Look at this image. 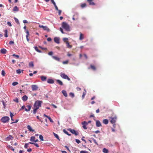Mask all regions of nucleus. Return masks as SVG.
I'll use <instances>...</instances> for the list:
<instances>
[{"label": "nucleus", "mask_w": 153, "mask_h": 153, "mask_svg": "<svg viewBox=\"0 0 153 153\" xmlns=\"http://www.w3.org/2000/svg\"><path fill=\"white\" fill-rule=\"evenodd\" d=\"M42 103V101L40 100H37L35 102L33 105V112L34 114H35L36 113L37 110L41 106Z\"/></svg>", "instance_id": "f257e3e1"}, {"label": "nucleus", "mask_w": 153, "mask_h": 153, "mask_svg": "<svg viewBox=\"0 0 153 153\" xmlns=\"http://www.w3.org/2000/svg\"><path fill=\"white\" fill-rule=\"evenodd\" d=\"M62 27L59 28L60 30L62 33H65L63 31V30L65 31H67V23L66 22H63L62 24Z\"/></svg>", "instance_id": "f03ea898"}, {"label": "nucleus", "mask_w": 153, "mask_h": 153, "mask_svg": "<svg viewBox=\"0 0 153 153\" xmlns=\"http://www.w3.org/2000/svg\"><path fill=\"white\" fill-rule=\"evenodd\" d=\"M9 119L10 118L8 117L5 116L2 117L1 120L3 123H5L8 121Z\"/></svg>", "instance_id": "7ed1b4c3"}, {"label": "nucleus", "mask_w": 153, "mask_h": 153, "mask_svg": "<svg viewBox=\"0 0 153 153\" xmlns=\"http://www.w3.org/2000/svg\"><path fill=\"white\" fill-rule=\"evenodd\" d=\"M68 130L70 131L72 134H74L76 136L79 134L78 132L75 131L74 130L69 128L68 129Z\"/></svg>", "instance_id": "20e7f679"}, {"label": "nucleus", "mask_w": 153, "mask_h": 153, "mask_svg": "<svg viewBox=\"0 0 153 153\" xmlns=\"http://www.w3.org/2000/svg\"><path fill=\"white\" fill-rule=\"evenodd\" d=\"M110 118L111 119L110 122L112 124H114L116 122V120L117 119V117L115 116L113 117H110Z\"/></svg>", "instance_id": "39448f33"}, {"label": "nucleus", "mask_w": 153, "mask_h": 153, "mask_svg": "<svg viewBox=\"0 0 153 153\" xmlns=\"http://www.w3.org/2000/svg\"><path fill=\"white\" fill-rule=\"evenodd\" d=\"M82 124L83 125L82 127L85 129H87V128L86 126L88 125V123L85 121H84L82 123Z\"/></svg>", "instance_id": "423d86ee"}, {"label": "nucleus", "mask_w": 153, "mask_h": 153, "mask_svg": "<svg viewBox=\"0 0 153 153\" xmlns=\"http://www.w3.org/2000/svg\"><path fill=\"white\" fill-rule=\"evenodd\" d=\"M31 88L33 91H36L38 88V86L35 85H32Z\"/></svg>", "instance_id": "0eeeda50"}, {"label": "nucleus", "mask_w": 153, "mask_h": 153, "mask_svg": "<svg viewBox=\"0 0 153 153\" xmlns=\"http://www.w3.org/2000/svg\"><path fill=\"white\" fill-rule=\"evenodd\" d=\"M96 125L97 127H100L102 126L99 120H97L96 121Z\"/></svg>", "instance_id": "6e6552de"}, {"label": "nucleus", "mask_w": 153, "mask_h": 153, "mask_svg": "<svg viewBox=\"0 0 153 153\" xmlns=\"http://www.w3.org/2000/svg\"><path fill=\"white\" fill-rule=\"evenodd\" d=\"M60 75L64 79H67V75L63 73H60Z\"/></svg>", "instance_id": "1a4fd4ad"}, {"label": "nucleus", "mask_w": 153, "mask_h": 153, "mask_svg": "<svg viewBox=\"0 0 153 153\" xmlns=\"http://www.w3.org/2000/svg\"><path fill=\"white\" fill-rule=\"evenodd\" d=\"M87 1L90 5H94L95 4V3L93 2V0H87Z\"/></svg>", "instance_id": "9d476101"}, {"label": "nucleus", "mask_w": 153, "mask_h": 153, "mask_svg": "<svg viewBox=\"0 0 153 153\" xmlns=\"http://www.w3.org/2000/svg\"><path fill=\"white\" fill-rule=\"evenodd\" d=\"M27 108H25V111H30L31 108V106L30 105H27L26 106Z\"/></svg>", "instance_id": "9b49d317"}, {"label": "nucleus", "mask_w": 153, "mask_h": 153, "mask_svg": "<svg viewBox=\"0 0 153 153\" xmlns=\"http://www.w3.org/2000/svg\"><path fill=\"white\" fill-rule=\"evenodd\" d=\"M54 42L58 44H59V38L56 37L54 38Z\"/></svg>", "instance_id": "f8f14e48"}, {"label": "nucleus", "mask_w": 153, "mask_h": 153, "mask_svg": "<svg viewBox=\"0 0 153 153\" xmlns=\"http://www.w3.org/2000/svg\"><path fill=\"white\" fill-rule=\"evenodd\" d=\"M13 137L11 135H9L6 138V140L7 141H9L13 139Z\"/></svg>", "instance_id": "ddd939ff"}, {"label": "nucleus", "mask_w": 153, "mask_h": 153, "mask_svg": "<svg viewBox=\"0 0 153 153\" xmlns=\"http://www.w3.org/2000/svg\"><path fill=\"white\" fill-rule=\"evenodd\" d=\"M47 82L50 84H53L54 82V80L52 79H48L47 80Z\"/></svg>", "instance_id": "4468645a"}, {"label": "nucleus", "mask_w": 153, "mask_h": 153, "mask_svg": "<svg viewBox=\"0 0 153 153\" xmlns=\"http://www.w3.org/2000/svg\"><path fill=\"white\" fill-rule=\"evenodd\" d=\"M40 78L41 79V80L42 81H45L47 79V77L45 76H41Z\"/></svg>", "instance_id": "2eb2a0df"}, {"label": "nucleus", "mask_w": 153, "mask_h": 153, "mask_svg": "<svg viewBox=\"0 0 153 153\" xmlns=\"http://www.w3.org/2000/svg\"><path fill=\"white\" fill-rule=\"evenodd\" d=\"M0 52L1 53L4 54L6 53L7 50L4 48H3L1 50Z\"/></svg>", "instance_id": "dca6fc26"}, {"label": "nucleus", "mask_w": 153, "mask_h": 153, "mask_svg": "<svg viewBox=\"0 0 153 153\" xmlns=\"http://www.w3.org/2000/svg\"><path fill=\"white\" fill-rule=\"evenodd\" d=\"M28 99L26 95L22 97V99L24 101H26Z\"/></svg>", "instance_id": "f3484780"}, {"label": "nucleus", "mask_w": 153, "mask_h": 153, "mask_svg": "<svg viewBox=\"0 0 153 153\" xmlns=\"http://www.w3.org/2000/svg\"><path fill=\"white\" fill-rule=\"evenodd\" d=\"M27 128L30 131H33L34 130L32 129L30 125H28L27 126Z\"/></svg>", "instance_id": "a211bd4d"}, {"label": "nucleus", "mask_w": 153, "mask_h": 153, "mask_svg": "<svg viewBox=\"0 0 153 153\" xmlns=\"http://www.w3.org/2000/svg\"><path fill=\"white\" fill-rule=\"evenodd\" d=\"M43 29L44 30H46L48 32H49L50 31L49 29L47 26H44V28H43Z\"/></svg>", "instance_id": "6ab92c4d"}, {"label": "nucleus", "mask_w": 153, "mask_h": 153, "mask_svg": "<svg viewBox=\"0 0 153 153\" xmlns=\"http://www.w3.org/2000/svg\"><path fill=\"white\" fill-rule=\"evenodd\" d=\"M19 10L18 7L17 6H16L13 7V10L14 11H18Z\"/></svg>", "instance_id": "aec40b11"}, {"label": "nucleus", "mask_w": 153, "mask_h": 153, "mask_svg": "<svg viewBox=\"0 0 153 153\" xmlns=\"http://www.w3.org/2000/svg\"><path fill=\"white\" fill-rule=\"evenodd\" d=\"M103 123L105 124H107L108 123V121L107 119H105L103 120Z\"/></svg>", "instance_id": "412c9836"}, {"label": "nucleus", "mask_w": 153, "mask_h": 153, "mask_svg": "<svg viewBox=\"0 0 153 153\" xmlns=\"http://www.w3.org/2000/svg\"><path fill=\"white\" fill-rule=\"evenodd\" d=\"M83 39H84L83 35L81 33H80L79 39L80 40H82Z\"/></svg>", "instance_id": "4be33fe9"}, {"label": "nucleus", "mask_w": 153, "mask_h": 153, "mask_svg": "<svg viewBox=\"0 0 153 153\" xmlns=\"http://www.w3.org/2000/svg\"><path fill=\"white\" fill-rule=\"evenodd\" d=\"M29 66L30 67L33 68L34 66L33 62H30L29 64Z\"/></svg>", "instance_id": "5701e85b"}, {"label": "nucleus", "mask_w": 153, "mask_h": 153, "mask_svg": "<svg viewBox=\"0 0 153 153\" xmlns=\"http://www.w3.org/2000/svg\"><path fill=\"white\" fill-rule=\"evenodd\" d=\"M84 91H85L83 92V94L82 96V99H83L84 98L86 94V92L85 89H84Z\"/></svg>", "instance_id": "b1692460"}, {"label": "nucleus", "mask_w": 153, "mask_h": 153, "mask_svg": "<svg viewBox=\"0 0 153 153\" xmlns=\"http://www.w3.org/2000/svg\"><path fill=\"white\" fill-rule=\"evenodd\" d=\"M57 82L60 85H63V83L59 79H57L56 80Z\"/></svg>", "instance_id": "393cba45"}, {"label": "nucleus", "mask_w": 153, "mask_h": 153, "mask_svg": "<svg viewBox=\"0 0 153 153\" xmlns=\"http://www.w3.org/2000/svg\"><path fill=\"white\" fill-rule=\"evenodd\" d=\"M36 137L34 136L31 137L30 139L31 141H34L35 140Z\"/></svg>", "instance_id": "a878e982"}, {"label": "nucleus", "mask_w": 153, "mask_h": 153, "mask_svg": "<svg viewBox=\"0 0 153 153\" xmlns=\"http://www.w3.org/2000/svg\"><path fill=\"white\" fill-rule=\"evenodd\" d=\"M90 67L94 71L96 69L94 65H91Z\"/></svg>", "instance_id": "bb28decb"}, {"label": "nucleus", "mask_w": 153, "mask_h": 153, "mask_svg": "<svg viewBox=\"0 0 153 153\" xmlns=\"http://www.w3.org/2000/svg\"><path fill=\"white\" fill-rule=\"evenodd\" d=\"M69 95L72 98H74V94L72 92H71L69 94Z\"/></svg>", "instance_id": "cd10ccee"}, {"label": "nucleus", "mask_w": 153, "mask_h": 153, "mask_svg": "<svg viewBox=\"0 0 153 153\" xmlns=\"http://www.w3.org/2000/svg\"><path fill=\"white\" fill-rule=\"evenodd\" d=\"M4 36L6 37H7V30H5L4 31Z\"/></svg>", "instance_id": "c85d7f7f"}, {"label": "nucleus", "mask_w": 153, "mask_h": 153, "mask_svg": "<svg viewBox=\"0 0 153 153\" xmlns=\"http://www.w3.org/2000/svg\"><path fill=\"white\" fill-rule=\"evenodd\" d=\"M102 151L104 153H108V150L105 148H104Z\"/></svg>", "instance_id": "c756f323"}, {"label": "nucleus", "mask_w": 153, "mask_h": 153, "mask_svg": "<svg viewBox=\"0 0 153 153\" xmlns=\"http://www.w3.org/2000/svg\"><path fill=\"white\" fill-rule=\"evenodd\" d=\"M62 92L63 95L66 97H67V94L66 91L65 90H63L62 91Z\"/></svg>", "instance_id": "7c9ffc66"}, {"label": "nucleus", "mask_w": 153, "mask_h": 153, "mask_svg": "<svg viewBox=\"0 0 153 153\" xmlns=\"http://www.w3.org/2000/svg\"><path fill=\"white\" fill-rule=\"evenodd\" d=\"M34 48L35 49V50L36 51H37V52H38L39 53H41V51L39 50L38 48L37 47H34Z\"/></svg>", "instance_id": "2f4dec72"}, {"label": "nucleus", "mask_w": 153, "mask_h": 153, "mask_svg": "<svg viewBox=\"0 0 153 153\" xmlns=\"http://www.w3.org/2000/svg\"><path fill=\"white\" fill-rule=\"evenodd\" d=\"M53 134L55 137L57 138L59 140H60L58 135L57 134H56L54 132L53 133Z\"/></svg>", "instance_id": "473e14b6"}, {"label": "nucleus", "mask_w": 153, "mask_h": 153, "mask_svg": "<svg viewBox=\"0 0 153 153\" xmlns=\"http://www.w3.org/2000/svg\"><path fill=\"white\" fill-rule=\"evenodd\" d=\"M86 6V4L85 3L82 4H81V7L82 8H83L85 7Z\"/></svg>", "instance_id": "72a5a7b5"}, {"label": "nucleus", "mask_w": 153, "mask_h": 153, "mask_svg": "<svg viewBox=\"0 0 153 153\" xmlns=\"http://www.w3.org/2000/svg\"><path fill=\"white\" fill-rule=\"evenodd\" d=\"M14 19L15 22L18 24H19V20L17 19L16 18H14Z\"/></svg>", "instance_id": "f704fd0d"}, {"label": "nucleus", "mask_w": 153, "mask_h": 153, "mask_svg": "<svg viewBox=\"0 0 153 153\" xmlns=\"http://www.w3.org/2000/svg\"><path fill=\"white\" fill-rule=\"evenodd\" d=\"M39 139H40V140H41L42 141L44 140L43 137L42 136V135H39Z\"/></svg>", "instance_id": "c9c22d12"}, {"label": "nucleus", "mask_w": 153, "mask_h": 153, "mask_svg": "<svg viewBox=\"0 0 153 153\" xmlns=\"http://www.w3.org/2000/svg\"><path fill=\"white\" fill-rule=\"evenodd\" d=\"M53 58L54 59H55V60H57V61H59L60 60V59L59 58L56 56H53Z\"/></svg>", "instance_id": "e433bc0d"}, {"label": "nucleus", "mask_w": 153, "mask_h": 153, "mask_svg": "<svg viewBox=\"0 0 153 153\" xmlns=\"http://www.w3.org/2000/svg\"><path fill=\"white\" fill-rule=\"evenodd\" d=\"M18 83L17 82H13L12 83V85L13 86H15L16 85L18 84Z\"/></svg>", "instance_id": "4c0bfd02"}, {"label": "nucleus", "mask_w": 153, "mask_h": 153, "mask_svg": "<svg viewBox=\"0 0 153 153\" xmlns=\"http://www.w3.org/2000/svg\"><path fill=\"white\" fill-rule=\"evenodd\" d=\"M5 74V71L3 70H2L1 71V75L3 76H4Z\"/></svg>", "instance_id": "58836bf2"}, {"label": "nucleus", "mask_w": 153, "mask_h": 153, "mask_svg": "<svg viewBox=\"0 0 153 153\" xmlns=\"http://www.w3.org/2000/svg\"><path fill=\"white\" fill-rule=\"evenodd\" d=\"M16 72L18 74H19L21 73V70L20 69L17 70Z\"/></svg>", "instance_id": "ea45409f"}, {"label": "nucleus", "mask_w": 153, "mask_h": 153, "mask_svg": "<svg viewBox=\"0 0 153 153\" xmlns=\"http://www.w3.org/2000/svg\"><path fill=\"white\" fill-rule=\"evenodd\" d=\"M72 47V46L71 45H70L69 43L68 42V48H71Z\"/></svg>", "instance_id": "a19ab883"}, {"label": "nucleus", "mask_w": 153, "mask_h": 153, "mask_svg": "<svg viewBox=\"0 0 153 153\" xmlns=\"http://www.w3.org/2000/svg\"><path fill=\"white\" fill-rule=\"evenodd\" d=\"M63 41L67 44V38H65L63 39Z\"/></svg>", "instance_id": "79ce46f5"}, {"label": "nucleus", "mask_w": 153, "mask_h": 153, "mask_svg": "<svg viewBox=\"0 0 153 153\" xmlns=\"http://www.w3.org/2000/svg\"><path fill=\"white\" fill-rule=\"evenodd\" d=\"M80 153H88V152L86 151H81L80 152Z\"/></svg>", "instance_id": "37998d69"}, {"label": "nucleus", "mask_w": 153, "mask_h": 153, "mask_svg": "<svg viewBox=\"0 0 153 153\" xmlns=\"http://www.w3.org/2000/svg\"><path fill=\"white\" fill-rule=\"evenodd\" d=\"M29 144L28 143H25L24 146V147L25 148H27L28 147V145Z\"/></svg>", "instance_id": "c03bdc74"}, {"label": "nucleus", "mask_w": 153, "mask_h": 153, "mask_svg": "<svg viewBox=\"0 0 153 153\" xmlns=\"http://www.w3.org/2000/svg\"><path fill=\"white\" fill-rule=\"evenodd\" d=\"M39 47L40 48H41L42 50H47V48H42L40 46H39Z\"/></svg>", "instance_id": "a18cd8bd"}, {"label": "nucleus", "mask_w": 153, "mask_h": 153, "mask_svg": "<svg viewBox=\"0 0 153 153\" xmlns=\"http://www.w3.org/2000/svg\"><path fill=\"white\" fill-rule=\"evenodd\" d=\"M9 44L10 45H13L14 44V42L13 41H10L9 42Z\"/></svg>", "instance_id": "49530a36"}, {"label": "nucleus", "mask_w": 153, "mask_h": 153, "mask_svg": "<svg viewBox=\"0 0 153 153\" xmlns=\"http://www.w3.org/2000/svg\"><path fill=\"white\" fill-rule=\"evenodd\" d=\"M48 118L49 120L51 122H53V121L52 120V119L50 117H49Z\"/></svg>", "instance_id": "de8ad7c7"}, {"label": "nucleus", "mask_w": 153, "mask_h": 153, "mask_svg": "<svg viewBox=\"0 0 153 153\" xmlns=\"http://www.w3.org/2000/svg\"><path fill=\"white\" fill-rule=\"evenodd\" d=\"M7 25L10 26L11 27L12 26V25L10 22H7Z\"/></svg>", "instance_id": "09e8293b"}, {"label": "nucleus", "mask_w": 153, "mask_h": 153, "mask_svg": "<svg viewBox=\"0 0 153 153\" xmlns=\"http://www.w3.org/2000/svg\"><path fill=\"white\" fill-rule=\"evenodd\" d=\"M76 141L78 144L80 142V141L78 139H76Z\"/></svg>", "instance_id": "8fccbe9b"}, {"label": "nucleus", "mask_w": 153, "mask_h": 153, "mask_svg": "<svg viewBox=\"0 0 153 153\" xmlns=\"http://www.w3.org/2000/svg\"><path fill=\"white\" fill-rule=\"evenodd\" d=\"M51 1L52 3L53 4L54 6L56 5V3L53 0H51Z\"/></svg>", "instance_id": "3c124183"}, {"label": "nucleus", "mask_w": 153, "mask_h": 153, "mask_svg": "<svg viewBox=\"0 0 153 153\" xmlns=\"http://www.w3.org/2000/svg\"><path fill=\"white\" fill-rule=\"evenodd\" d=\"M13 56H15L17 58H19V56L18 55H16L15 54H13Z\"/></svg>", "instance_id": "603ef678"}, {"label": "nucleus", "mask_w": 153, "mask_h": 153, "mask_svg": "<svg viewBox=\"0 0 153 153\" xmlns=\"http://www.w3.org/2000/svg\"><path fill=\"white\" fill-rule=\"evenodd\" d=\"M53 53L52 52V51H51V52H50L48 53V55H53Z\"/></svg>", "instance_id": "864d4df0"}, {"label": "nucleus", "mask_w": 153, "mask_h": 153, "mask_svg": "<svg viewBox=\"0 0 153 153\" xmlns=\"http://www.w3.org/2000/svg\"><path fill=\"white\" fill-rule=\"evenodd\" d=\"M10 116L11 118H12V117L13 116V114L11 113V112H10Z\"/></svg>", "instance_id": "5fc2aeb1"}, {"label": "nucleus", "mask_w": 153, "mask_h": 153, "mask_svg": "<svg viewBox=\"0 0 153 153\" xmlns=\"http://www.w3.org/2000/svg\"><path fill=\"white\" fill-rule=\"evenodd\" d=\"M58 14L60 15H61V10H58Z\"/></svg>", "instance_id": "6e6d98bb"}, {"label": "nucleus", "mask_w": 153, "mask_h": 153, "mask_svg": "<svg viewBox=\"0 0 153 153\" xmlns=\"http://www.w3.org/2000/svg\"><path fill=\"white\" fill-rule=\"evenodd\" d=\"M71 30V29H70V27L69 25H68V31H69Z\"/></svg>", "instance_id": "4d7b16f0"}, {"label": "nucleus", "mask_w": 153, "mask_h": 153, "mask_svg": "<svg viewBox=\"0 0 153 153\" xmlns=\"http://www.w3.org/2000/svg\"><path fill=\"white\" fill-rule=\"evenodd\" d=\"M54 6H55V9L56 10H59V9H58V8L57 7V6L56 5H54Z\"/></svg>", "instance_id": "13d9d810"}, {"label": "nucleus", "mask_w": 153, "mask_h": 153, "mask_svg": "<svg viewBox=\"0 0 153 153\" xmlns=\"http://www.w3.org/2000/svg\"><path fill=\"white\" fill-rule=\"evenodd\" d=\"M25 106L24 105H23L22 106V107H21V109H20V110H21V109H25Z\"/></svg>", "instance_id": "bf43d9fd"}, {"label": "nucleus", "mask_w": 153, "mask_h": 153, "mask_svg": "<svg viewBox=\"0 0 153 153\" xmlns=\"http://www.w3.org/2000/svg\"><path fill=\"white\" fill-rule=\"evenodd\" d=\"M10 148L13 151H14V149L12 147V146H10Z\"/></svg>", "instance_id": "052dcab7"}, {"label": "nucleus", "mask_w": 153, "mask_h": 153, "mask_svg": "<svg viewBox=\"0 0 153 153\" xmlns=\"http://www.w3.org/2000/svg\"><path fill=\"white\" fill-rule=\"evenodd\" d=\"M47 40L48 41H50L51 40V38L49 37L47 39Z\"/></svg>", "instance_id": "680f3d73"}, {"label": "nucleus", "mask_w": 153, "mask_h": 153, "mask_svg": "<svg viewBox=\"0 0 153 153\" xmlns=\"http://www.w3.org/2000/svg\"><path fill=\"white\" fill-rule=\"evenodd\" d=\"M32 151V149L31 148H29V149H28L27 150V151L28 152H30Z\"/></svg>", "instance_id": "e2e57ef3"}, {"label": "nucleus", "mask_w": 153, "mask_h": 153, "mask_svg": "<svg viewBox=\"0 0 153 153\" xmlns=\"http://www.w3.org/2000/svg\"><path fill=\"white\" fill-rule=\"evenodd\" d=\"M14 101L16 102H19L18 99L17 98L15 100H14Z\"/></svg>", "instance_id": "0e129e2a"}, {"label": "nucleus", "mask_w": 153, "mask_h": 153, "mask_svg": "<svg viewBox=\"0 0 153 153\" xmlns=\"http://www.w3.org/2000/svg\"><path fill=\"white\" fill-rule=\"evenodd\" d=\"M34 145L37 147H39V146L37 143H34Z\"/></svg>", "instance_id": "69168bd1"}, {"label": "nucleus", "mask_w": 153, "mask_h": 153, "mask_svg": "<svg viewBox=\"0 0 153 153\" xmlns=\"http://www.w3.org/2000/svg\"><path fill=\"white\" fill-rule=\"evenodd\" d=\"M51 105L53 106V107L55 108H57V106L55 105H54V104H51Z\"/></svg>", "instance_id": "338daca9"}, {"label": "nucleus", "mask_w": 153, "mask_h": 153, "mask_svg": "<svg viewBox=\"0 0 153 153\" xmlns=\"http://www.w3.org/2000/svg\"><path fill=\"white\" fill-rule=\"evenodd\" d=\"M63 131L65 134H67V131L65 129H64Z\"/></svg>", "instance_id": "774afa93"}]
</instances>
